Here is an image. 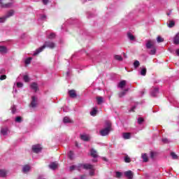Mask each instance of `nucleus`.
Returning a JSON list of instances; mask_svg holds the SVG:
<instances>
[{
    "label": "nucleus",
    "mask_w": 179,
    "mask_h": 179,
    "mask_svg": "<svg viewBox=\"0 0 179 179\" xmlns=\"http://www.w3.org/2000/svg\"><path fill=\"white\" fill-rule=\"evenodd\" d=\"M111 131V122H106V127L100 131V135L101 136H107L110 131Z\"/></svg>",
    "instance_id": "f03ea898"
},
{
    "label": "nucleus",
    "mask_w": 179,
    "mask_h": 179,
    "mask_svg": "<svg viewBox=\"0 0 179 179\" xmlns=\"http://www.w3.org/2000/svg\"><path fill=\"white\" fill-rule=\"evenodd\" d=\"M83 167V169H85V170H93V165L90 164H78V171H80V167Z\"/></svg>",
    "instance_id": "7ed1b4c3"
},
{
    "label": "nucleus",
    "mask_w": 179,
    "mask_h": 179,
    "mask_svg": "<svg viewBox=\"0 0 179 179\" xmlns=\"http://www.w3.org/2000/svg\"><path fill=\"white\" fill-rule=\"evenodd\" d=\"M0 52L1 54L8 53V48H6V46H3V45L0 46Z\"/></svg>",
    "instance_id": "f8f14e48"
},
{
    "label": "nucleus",
    "mask_w": 179,
    "mask_h": 179,
    "mask_svg": "<svg viewBox=\"0 0 179 179\" xmlns=\"http://www.w3.org/2000/svg\"><path fill=\"white\" fill-rule=\"evenodd\" d=\"M124 162H125V163H131V158L129 157H128V155H127L124 157Z\"/></svg>",
    "instance_id": "ea45409f"
},
{
    "label": "nucleus",
    "mask_w": 179,
    "mask_h": 179,
    "mask_svg": "<svg viewBox=\"0 0 179 179\" xmlns=\"http://www.w3.org/2000/svg\"><path fill=\"white\" fill-rule=\"evenodd\" d=\"M68 157H69V159H70V160H73V152L70 151L68 155Z\"/></svg>",
    "instance_id": "473e14b6"
},
{
    "label": "nucleus",
    "mask_w": 179,
    "mask_h": 179,
    "mask_svg": "<svg viewBox=\"0 0 179 179\" xmlns=\"http://www.w3.org/2000/svg\"><path fill=\"white\" fill-rule=\"evenodd\" d=\"M127 37L131 40V41H134V40H135V36L130 32L127 33Z\"/></svg>",
    "instance_id": "4be33fe9"
},
{
    "label": "nucleus",
    "mask_w": 179,
    "mask_h": 179,
    "mask_svg": "<svg viewBox=\"0 0 179 179\" xmlns=\"http://www.w3.org/2000/svg\"><path fill=\"white\" fill-rule=\"evenodd\" d=\"M90 176H91V177H93V176H94V171L93 169H91V171H90Z\"/></svg>",
    "instance_id": "8fccbe9b"
},
{
    "label": "nucleus",
    "mask_w": 179,
    "mask_h": 179,
    "mask_svg": "<svg viewBox=\"0 0 179 179\" xmlns=\"http://www.w3.org/2000/svg\"><path fill=\"white\" fill-rule=\"evenodd\" d=\"M90 155L92 157L95 158L99 157V155H97V151L94 150V148L91 149Z\"/></svg>",
    "instance_id": "9b49d317"
},
{
    "label": "nucleus",
    "mask_w": 179,
    "mask_h": 179,
    "mask_svg": "<svg viewBox=\"0 0 179 179\" xmlns=\"http://www.w3.org/2000/svg\"><path fill=\"white\" fill-rule=\"evenodd\" d=\"M1 134L3 136L8 135V128H2L1 129Z\"/></svg>",
    "instance_id": "6ab92c4d"
},
{
    "label": "nucleus",
    "mask_w": 179,
    "mask_h": 179,
    "mask_svg": "<svg viewBox=\"0 0 179 179\" xmlns=\"http://www.w3.org/2000/svg\"><path fill=\"white\" fill-rule=\"evenodd\" d=\"M6 21V17H0V23H5Z\"/></svg>",
    "instance_id": "37998d69"
},
{
    "label": "nucleus",
    "mask_w": 179,
    "mask_h": 179,
    "mask_svg": "<svg viewBox=\"0 0 179 179\" xmlns=\"http://www.w3.org/2000/svg\"><path fill=\"white\" fill-rule=\"evenodd\" d=\"M115 59H116V61H122V56L116 55H115Z\"/></svg>",
    "instance_id": "c756f323"
},
{
    "label": "nucleus",
    "mask_w": 179,
    "mask_h": 179,
    "mask_svg": "<svg viewBox=\"0 0 179 179\" xmlns=\"http://www.w3.org/2000/svg\"><path fill=\"white\" fill-rule=\"evenodd\" d=\"M171 156L172 157V159H173L174 160H176L177 159H178V156L175 154V152H171Z\"/></svg>",
    "instance_id": "2f4dec72"
},
{
    "label": "nucleus",
    "mask_w": 179,
    "mask_h": 179,
    "mask_svg": "<svg viewBox=\"0 0 179 179\" xmlns=\"http://www.w3.org/2000/svg\"><path fill=\"white\" fill-rule=\"evenodd\" d=\"M41 19H42V20H45V19H47V15H43L41 17Z\"/></svg>",
    "instance_id": "603ef678"
},
{
    "label": "nucleus",
    "mask_w": 179,
    "mask_h": 179,
    "mask_svg": "<svg viewBox=\"0 0 179 179\" xmlns=\"http://www.w3.org/2000/svg\"><path fill=\"white\" fill-rule=\"evenodd\" d=\"M50 169L51 170H55L58 167V164L57 162H52L50 164H49Z\"/></svg>",
    "instance_id": "4468645a"
},
{
    "label": "nucleus",
    "mask_w": 179,
    "mask_h": 179,
    "mask_svg": "<svg viewBox=\"0 0 179 179\" xmlns=\"http://www.w3.org/2000/svg\"><path fill=\"white\" fill-rule=\"evenodd\" d=\"M8 6H9V5L6 4V8H8Z\"/></svg>",
    "instance_id": "052dcab7"
},
{
    "label": "nucleus",
    "mask_w": 179,
    "mask_h": 179,
    "mask_svg": "<svg viewBox=\"0 0 179 179\" xmlns=\"http://www.w3.org/2000/svg\"><path fill=\"white\" fill-rule=\"evenodd\" d=\"M11 110H12L13 114H15V113H16V106H13L11 108Z\"/></svg>",
    "instance_id": "de8ad7c7"
},
{
    "label": "nucleus",
    "mask_w": 179,
    "mask_h": 179,
    "mask_svg": "<svg viewBox=\"0 0 179 179\" xmlns=\"http://www.w3.org/2000/svg\"><path fill=\"white\" fill-rule=\"evenodd\" d=\"M123 138L124 139H129L131 138V133H124Z\"/></svg>",
    "instance_id": "b1692460"
},
{
    "label": "nucleus",
    "mask_w": 179,
    "mask_h": 179,
    "mask_svg": "<svg viewBox=\"0 0 179 179\" xmlns=\"http://www.w3.org/2000/svg\"><path fill=\"white\" fill-rule=\"evenodd\" d=\"M157 93H159V89L158 88H155L152 92H151V96L152 97H156L157 96Z\"/></svg>",
    "instance_id": "dca6fc26"
},
{
    "label": "nucleus",
    "mask_w": 179,
    "mask_h": 179,
    "mask_svg": "<svg viewBox=\"0 0 179 179\" xmlns=\"http://www.w3.org/2000/svg\"><path fill=\"white\" fill-rule=\"evenodd\" d=\"M63 122L64 124H73V120L66 116L63 119Z\"/></svg>",
    "instance_id": "1a4fd4ad"
},
{
    "label": "nucleus",
    "mask_w": 179,
    "mask_h": 179,
    "mask_svg": "<svg viewBox=\"0 0 179 179\" xmlns=\"http://www.w3.org/2000/svg\"><path fill=\"white\" fill-rule=\"evenodd\" d=\"M17 87H23V83H17Z\"/></svg>",
    "instance_id": "09e8293b"
},
{
    "label": "nucleus",
    "mask_w": 179,
    "mask_h": 179,
    "mask_svg": "<svg viewBox=\"0 0 179 179\" xmlns=\"http://www.w3.org/2000/svg\"><path fill=\"white\" fill-rule=\"evenodd\" d=\"M97 104H101L103 102V99L102 96H97L96 97Z\"/></svg>",
    "instance_id": "412c9836"
},
{
    "label": "nucleus",
    "mask_w": 179,
    "mask_h": 179,
    "mask_svg": "<svg viewBox=\"0 0 179 179\" xmlns=\"http://www.w3.org/2000/svg\"><path fill=\"white\" fill-rule=\"evenodd\" d=\"M6 79V75H2L0 76V80H5Z\"/></svg>",
    "instance_id": "49530a36"
},
{
    "label": "nucleus",
    "mask_w": 179,
    "mask_h": 179,
    "mask_svg": "<svg viewBox=\"0 0 179 179\" xmlns=\"http://www.w3.org/2000/svg\"><path fill=\"white\" fill-rule=\"evenodd\" d=\"M150 55H155L156 54V46L151 48V50L150 52Z\"/></svg>",
    "instance_id": "c85d7f7f"
},
{
    "label": "nucleus",
    "mask_w": 179,
    "mask_h": 179,
    "mask_svg": "<svg viewBox=\"0 0 179 179\" xmlns=\"http://www.w3.org/2000/svg\"><path fill=\"white\" fill-rule=\"evenodd\" d=\"M46 47L51 49L55 48V43L51 41H45L42 47L38 48L36 52H34V56L36 57V55H38L39 52H42Z\"/></svg>",
    "instance_id": "f257e3e1"
},
{
    "label": "nucleus",
    "mask_w": 179,
    "mask_h": 179,
    "mask_svg": "<svg viewBox=\"0 0 179 179\" xmlns=\"http://www.w3.org/2000/svg\"><path fill=\"white\" fill-rule=\"evenodd\" d=\"M142 159H143V162H144L145 163H146L149 161V159L148 158V155L146 154L142 155Z\"/></svg>",
    "instance_id": "393cba45"
},
{
    "label": "nucleus",
    "mask_w": 179,
    "mask_h": 179,
    "mask_svg": "<svg viewBox=\"0 0 179 179\" xmlns=\"http://www.w3.org/2000/svg\"><path fill=\"white\" fill-rule=\"evenodd\" d=\"M23 173H29L30 171V166L29 164L24 165L22 167Z\"/></svg>",
    "instance_id": "ddd939ff"
},
{
    "label": "nucleus",
    "mask_w": 179,
    "mask_h": 179,
    "mask_svg": "<svg viewBox=\"0 0 179 179\" xmlns=\"http://www.w3.org/2000/svg\"><path fill=\"white\" fill-rule=\"evenodd\" d=\"M173 43L174 44H176V45H178L179 44V36L176 35L174 38H173Z\"/></svg>",
    "instance_id": "aec40b11"
},
{
    "label": "nucleus",
    "mask_w": 179,
    "mask_h": 179,
    "mask_svg": "<svg viewBox=\"0 0 179 179\" xmlns=\"http://www.w3.org/2000/svg\"><path fill=\"white\" fill-rule=\"evenodd\" d=\"M31 149L34 153H40V152L43 150V147L40 145V144H36V145H32Z\"/></svg>",
    "instance_id": "20e7f679"
},
{
    "label": "nucleus",
    "mask_w": 179,
    "mask_h": 179,
    "mask_svg": "<svg viewBox=\"0 0 179 179\" xmlns=\"http://www.w3.org/2000/svg\"><path fill=\"white\" fill-rule=\"evenodd\" d=\"M91 115H96L97 114V110L95 108H93L92 111L90 112Z\"/></svg>",
    "instance_id": "72a5a7b5"
},
{
    "label": "nucleus",
    "mask_w": 179,
    "mask_h": 179,
    "mask_svg": "<svg viewBox=\"0 0 179 179\" xmlns=\"http://www.w3.org/2000/svg\"><path fill=\"white\" fill-rule=\"evenodd\" d=\"M103 160H104V162H108V159H107V158H106V157H103Z\"/></svg>",
    "instance_id": "13d9d810"
},
{
    "label": "nucleus",
    "mask_w": 179,
    "mask_h": 179,
    "mask_svg": "<svg viewBox=\"0 0 179 179\" xmlns=\"http://www.w3.org/2000/svg\"><path fill=\"white\" fill-rule=\"evenodd\" d=\"M29 107H31L32 108H36V107H37V101L36 100V96H31V101Z\"/></svg>",
    "instance_id": "423d86ee"
},
{
    "label": "nucleus",
    "mask_w": 179,
    "mask_h": 179,
    "mask_svg": "<svg viewBox=\"0 0 179 179\" xmlns=\"http://www.w3.org/2000/svg\"><path fill=\"white\" fill-rule=\"evenodd\" d=\"M145 47H146V48H148V50H150L152 48H154L156 46L155 45V42H153L152 41L149 40L146 43Z\"/></svg>",
    "instance_id": "39448f33"
},
{
    "label": "nucleus",
    "mask_w": 179,
    "mask_h": 179,
    "mask_svg": "<svg viewBox=\"0 0 179 179\" xmlns=\"http://www.w3.org/2000/svg\"><path fill=\"white\" fill-rule=\"evenodd\" d=\"M150 157H151V159H153L155 157V152H150Z\"/></svg>",
    "instance_id": "864d4df0"
},
{
    "label": "nucleus",
    "mask_w": 179,
    "mask_h": 179,
    "mask_svg": "<svg viewBox=\"0 0 179 179\" xmlns=\"http://www.w3.org/2000/svg\"><path fill=\"white\" fill-rule=\"evenodd\" d=\"M125 85H127V81H125V80H122V81L119 83V87H120L121 89H122V87H124V86H125Z\"/></svg>",
    "instance_id": "cd10ccee"
},
{
    "label": "nucleus",
    "mask_w": 179,
    "mask_h": 179,
    "mask_svg": "<svg viewBox=\"0 0 179 179\" xmlns=\"http://www.w3.org/2000/svg\"><path fill=\"white\" fill-rule=\"evenodd\" d=\"M86 178V175L80 176V179H85Z\"/></svg>",
    "instance_id": "6e6d98bb"
},
{
    "label": "nucleus",
    "mask_w": 179,
    "mask_h": 179,
    "mask_svg": "<svg viewBox=\"0 0 179 179\" xmlns=\"http://www.w3.org/2000/svg\"><path fill=\"white\" fill-rule=\"evenodd\" d=\"M1 73H5V69H1Z\"/></svg>",
    "instance_id": "bf43d9fd"
},
{
    "label": "nucleus",
    "mask_w": 179,
    "mask_h": 179,
    "mask_svg": "<svg viewBox=\"0 0 179 179\" xmlns=\"http://www.w3.org/2000/svg\"><path fill=\"white\" fill-rule=\"evenodd\" d=\"M174 26H176V22L173 20L169 21V24L168 27L171 28V27H174Z\"/></svg>",
    "instance_id": "7c9ffc66"
},
{
    "label": "nucleus",
    "mask_w": 179,
    "mask_h": 179,
    "mask_svg": "<svg viewBox=\"0 0 179 179\" xmlns=\"http://www.w3.org/2000/svg\"><path fill=\"white\" fill-rule=\"evenodd\" d=\"M14 13L15 11L10 10V11L8 12L7 15L4 17H6V20H7L8 17H10V16H13Z\"/></svg>",
    "instance_id": "a211bd4d"
},
{
    "label": "nucleus",
    "mask_w": 179,
    "mask_h": 179,
    "mask_svg": "<svg viewBox=\"0 0 179 179\" xmlns=\"http://www.w3.org/2000/svg\"><path fill=\"white\" fill-rule=\"evenodd\" d=\"M69 94L71 99H76V97H78V95L76 94V91L75 90H71L69 91Z\"/></svg>",
    "instance_id": "0eeeda50"
},
{
    "label": "nucleus",
    "mask_w": 179,
    "mask_h": 179,
    "mask_svg": "<svg viewBox=\"0 0 179 179\" xmlns=\"http://www.w3.org/2000/svg\"><path fill=\"white\" fill-rule=\"evenodd\" d=\"M15 122H22V117L18 116L15 118Z\"/></svg>",
    "instance_id": "c03bdc74"
},
{
    "label": "nucleus",
    "mask_w": 179,
    "mask_h": 179,
    "mask_svg": "<svg viewBox=\"0 0 179 179\" xmlns=\"http://www.w3.org/2000/svg\"><path fill=\"white\" fill-rule=\"evenodd\" d=\"M162 142H163V143H170V140H169V138H163L162 139Z\"/></svg>",
    "instance_id": "58836bf2"
},
{
    "label": "nucleus",
    "mask_w": 179,
    "mask_h": 179,
    "mask_svg": "<svg viewBox=\"0 0 179 179\" xmlns=\"http://www.w3.org/2000/svg\"><path fill=\"white\" fill-rule=\"evenodd\" d=\"M55 33H51L48 36V38H49L50 40H52V38H54L55 37Z\"/></svg>",
    "instance_id": "c9c22d12"
},
{
    "label": "nucleus",
    "mask_w": 179,
    "mask_h": 179,
    "mask_svg": "<svg viewBox=\"0 0 179 179\" xmlns=\"http://www.w3.org/2000/svg\"><path fill=\"white\" fill-rule=\"evenodd\" d=\"M127 92H128V90H125L124 91H122V92H120L118 94V96L120 98L124 97L125 94H127Z\"/></svg>",
    "instance_id": "5701e85b"
},
{
    "label": "nucleus",
    "mask_w": 179,
    "mask_h": 179,
    "mask_svg": "<svg viewBox=\"0 0 179 179\" xmlns=\"http://www.w3.org/2000/svg\"><path fill=\"white\" fill-rule=\"evenodd\" d=\"M167 15H168V16H170V13H167Z\"/></svg>",
    "instance_id": "680f3d73"
},
{
    "label": "nucleus",
    "mask_w": 179,
    "mask_h": 179,
    "mask_svg": "<svg viewBox=\"0 0 179 179\" xmlns=\"http://www.w3.org/2000/svg\"><path fill=\"white\" fill-rule=\"evenodd\" d=\"M124 176L128 178V179H133L134 178V173L131 171H127L124 172Z\"/></svg>",
    "instance_id": "6e6552de"
},
{
    "label": "nucleus",
    "mask_w": 179,
    "mask_h": 179,
    "mask_svg": "<svg viewBox=\"0 0 179 179\" xmlns=\"http://www.w3.org/2000/svg\"><path fill=\"white\" fill-rule=\"evenodd\" d=\"M157 43H163V41H164V38H162L161 36H157Z\"/></svg>",
    "instance_id": "e433bc0d"
},
{
    "label": "nucleus",
    "mask_w": 179,
    "mask_h": 179,
    "mask_svg": "<svg viewBox=\"0 0 179 179\" xmlns=\"http://www.w3.org/2000/svg\"><path fill=\"white\" fill-rule=\"evenodd\" d=\"M79 169V166H76V165H72L70 166V171H73V170H78Z\"/></svg>",
    "instance_id": "f704fd0d"
},
{
    "label": "nucleus",
    "mask_w": 179,
    "mask_h": 179,
    "mask_svg": "<svg viewBox=\"0 0 179 179\" xmlns=\"http://www.w3.org/2000/svg\"><path fill=\"white\" fill-rule=\"evenodd\" d=\"M143 121H145V119H143V117H138V124H139V125H141V124H142V122H143Z\"/></svg>",
    "instance_id": "79ce46f5"
},
{
    "label": "nucleus",
    "mask_w": 179,
    "mask_h": 179,
    "mask_svg": "<svg viewBox=\"0 0 179 179\" xmlns=\"http://www.w3.org/2000/svg\"><path fill=\"white\" fill-rule=\"evenodd\" d=\"M176 54L179 57V49L176 50Z\"/></svg>",
    "instance_id": "4d7b16f0"
},
{
    "label": "nucleus",
    "mask_w": 179,
    "mask_h": 179,
    "mask_svg": "<svg viewBox=\"0 0 179 179\" xmlns=\"http://www.w3.org/2000/svg\"><path fill=\"white\" fill-rule=\"evenodd\" d=\"M23 80L26 83H28V82H30V78H29V76L25 75V76H23Z\"/></svg>",
    "instance_id": "bb28decb"
},
{
    "label": "nucleus",
    "mask_w": 179,
    "mask_h": 179,
    "mask_svg": "<svg viewBox=\"0 0 179 179\" xmlns=\"http://www.w3.org/2000/svg\"><path fill=\"white\" fill-rule=\"evenodd\" d=\"M43 5H47L48 3V0H43Z\"/></svg>",
    "instance_id": "5fc2aeb1"
},
{
    "label": "nucleus",
    "mask_w": 179,
    "mask_h": 179,
    "mask_svg": "<svg viewBox=\"0 0 179 179\" xmlns=\"http://www.w3.org/2000/svg\"><path fill=\"white\" fill-rule=\"evenodd\" d=\"M80 139L82 141H84L85 142H89L90 138H89V136H87V135L80 134Z\"/></svg>",
    "instance_id": "2eb2a0df"
},
{
    "label": "nucleus",
    "mask_w": 179,
    "mask_h": 179,
    "mask_svg": "<svg viewBox=\"0 0 179 179\" xmlns=\"http://www.w3.org/2000/svg\"><path fill=\"white\" fill-rule=\"evenodd\" d=\"M31 59H33V58L31 57H28L26 60H25V64L27 65H29L31 62Z\"/></svg>",
    "instance_id": "4c0bfd02"
},
{
    "label": "nucleus",
    "mask_w": 179,
    "mask_h": 179,
    "mask_svg": "<svg viewBox=\"0 0 179 179\" xmlns=\"http://www.w3.org/2000/svg\"><path fill=\"white\" fill-rule=\"evenodd\" d=\"M6 174H8V172L5 169H1L0 170V177L5 178L6 177Z\"/></svg>",
    "instance_id": "f3484780"
},
{
    "label": "nucleus",
    "mask_w": 179,
    "mask_h": 179,
    "mask_svg": "<svg viewBox=\"0 0 179 179\" xmlns=\"http://www.w3.org/2000/svg\"><path fill=\"white\" fill-rule=\"evenodd\" d=\"M136 108V106H133L131 109H130V112L132 113H135V109Z\"/></svg>",
    "instance_id": "3c124183"
},
{
    "label": "nucleus",
    "mask_w": 179,
    "mask_h": 179,
    "mask_svg": "<svg viewBox=\"0 0 179 179\" xmlns=\"http://www.w3.org/2000/svg\"><path fill=\"white\" fill-rule=\"evenodd\" d=\"M141 75H142V76H146V68H144L141 70Z\"/></svg>",
    "instance_id": "a19ab883"
},
{
    "label": "nucleus",
    "mask_w": 179,
    "mask_h": 179,
    "mask_svg": "<svg viewBox=\"0 0 179 179\" xmlns=\"http://www.w3.org/2000/svg\"><path fill=\"white\" fill-rule=\"evenodd\" d=\"M122 176V173H121V172H119V171L116 172L117 178H121Z\"/></svg>",
    "instance_id": "a18cd8bd"
},
{
    "label": "nucleus",
    "mask_w": 179,
    "mask_h": 179,
    "mask_svg": "<svg viewBox=\"0 0 179 179\" xmlns=\"http://www.w3.org/2000/svg\"><path fill=\"white\" fill-rule=\"evenodd\" d=\"M30 87L32 89V90H34V92H37L38 90V85L37 83H32Z\"/></svg>",
    "instance_id": "9d476101"
},
{
    "label": "nucleus",
    "mask_w": 179,
    "mask_h": 179,
    "mask_svg": "<svg viewBox=\"0 0 179 179\" xmlns=\"http://www.w3.org/2000/svg\"><path fill=\"white\" fill-rule=\"evenodd\" d=\"M0 3H1V0H0Z\"/></svg>",
    "instance_id": "e2e57ef3"
},
{
    "label": "nucleus",
    "mask_w": 179,
    "mask_h": 179,
    "mask_svg": "<svg viewBox=\"0 0 179 179\" xmlns=\"http://www.w3.org/2000/svg\"><path fill=\"white\" fill-rule=\"evenodd\" d=\"M139 65H141V63L139 62V61L136 60L134 62V66L135 68V69H136L137 68H139Z\"/></svg>",
    "instance_id": "a878e982"
}]
</instances>
